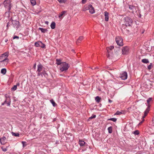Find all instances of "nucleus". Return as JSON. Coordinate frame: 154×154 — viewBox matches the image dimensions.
<instances>
[{"label":"nucleus","mask_w":154,"mask_h":154,"mask_svg":"<svg viewBox=\"0 0 154 154\" xmlns=\"http://www.w3.org/2000/svg\"><path fill=\"white\" fill-rule=\"evenodd\" d=\"M152 63H151L148 66L147 68L148 69L150 70L152 68Z\"/></svg>","instance_id":"41"},{"label":"nucleus","mask_w":154,"mask_h":154,"mask_svg":"<svg viewBox=\"0 0 154 154\" xmlns=\"http://www.w3.org/2000/svg\"><path fill=\"white\" fill-rule=\"evenodd\" d=\"M56 24L54 22H52L51 25V27L52 29H54L55 27Z\"/></svg>","instance_id":"20"},{"label":"nucleus","mask_w":154,"mask_h":154,"mask_svg":"<svg viewBox=\"0 0 154 154\" xmlns=\"http://www.w3.org/2000/svg\"><path fill=\"white\" fill-rule=\"evenodd\" d=\"M125 26V25H122V27H123V26Z\"/></svg>","instance_id":"55"},{"label":"nucleus","mask_w":154,"mask_h":154,"mask_svg":"<svg viewBox=\"0 0 154 154\" xmlns=\"http://www.w3.org/2000/svg\"><path fill=\"white\" fill-rule=\"evenodd\" d=\"M11 99L9 97H6V99L4 102L2 104V105H4L5 104H7V106H9L11 104Z\"/></svg>","instance_id":"6"},{"label":"nucleus","mask_w":154,"mask_h":154,"mask_svg":"<svg viewBox=\"0 0 154 154\" xmlns=\"http://www.w3.org/2000/svg\"><path fill=\"white\" fill-rule=\"evenodd\" d=\"M8 41V40H6L5 41V42H6Z\"/></svg>","instance_id":"56"},{"label":"nucleus","mask_w":154,"mask_h":154,"mask_svg":"<svg viewBox=\"0 0 154 154\" xmlns=\"http://www.w3.org/2000/svg\"><path fill=\"white\" fill-rule=\"evenodd\" d=\"M150 105H148L146 109V110L145 111V112H146V113H149L150 110Z\"/></svg>","instance_id":"29"},{"label":"nucleus","mask_w":154,"mask_h":154,"mask_svg":"<svg viewBox=\"0 0 154 154\" xmlns=\"http://www.w3.org/2000/svg\"><path fill=\"white\" fill-rule=\"evenodd\" d=\"M38 29L40 30L42 32L45 33L48 31V30L46 29H45L42 28H39Z\"/></svg>","instance_id":"21"},{"label":"nucleus","mask_w":154,"mask_h":154,"mask_svg":"<svg viewBox=\"0 0 154 154\" xmlns=\"http://www.w3.org/2000/svg\"><path fill=\"white\" fill-rule=\"evenodd\" d=\"M122 112L118 111L115 113V115H119L122 114Z\"/></svg>","instance_id":"42"},{"label":"nucleus","mask_w":154,"mask_h":154,"mask_svg":"<svg viewBox=\"0 0 154 154\" xmlns=\"http://www.w3.org/2000/svg\"><path fill=\"white\" fill-rule=\"evenodd\" d=\"M128 74L126 71L122 72L120 74V77L121 79L123 80H126L127 79Z\"/></svg>","instance_id":"7"},{"label":"nucleus","mask_w":154,"mask_h":154,"mask_svg":"<svg viewBox=\"0 0 154 154\" xmlns=\"http://www.w3.org/2000/svg\"><path fill=\"white\" fill-rule=\"evenodd\" d=\"M8 25H9L8 23L7 24V27L8 26Z\"/></svg>","instance_id":"54"},{"label":"nucleus","mask_w":154,"mask_h":154,"mask_svg":"<svg viewBox=\"0 0 154 154\" xmlns=\"http://www.w3.org/2000/svg\"><path fill=\"white\" fill-rule=\"evenodd\" d=\"M107 130L109 133L111 134L112 132V127L111 126L109 127L108 128Z\"/></svg>","instance_id":"28"},{"label":"nucleus","mask_w":154,"mask_h":154,"mask_svg":"<svg viewBox=\"0 0 154 154\" xmlns=\"http://www.w3.org/2000/svg\"><path fill=\"white\" fill-rule=\"evenodd\" d=\"M104 16L105 17V20L106 21H108L109 19V13L106 11H105L104 12Z\"/></svg>","instance_id":"15"},{"label":"nucleus","mask_w":154,"mask_h":154,"mask_svg":"<svg viewBox=\"0 0 154 154\" xmlns=\"http://www.w3.org/2000/svg\"><path fill=\"white\" fill-rule=\"evenodd\" d=\"M60 3H63L65 2L66 0H57Z\"/></svg>","instance_id":"40"},{"label":"nucleus","mask_w":154,"mask_h":154,"mask_svg":"<svg viewBox=\"0 0 154 154\" xmlns=\"http://www.w3.org/2000/svg\"><path fill=\"white\" fill-rule=\"evenodd\" d=\"M109 103H111V102H112V101L111 100H110V99H109Z\"/></svg>","instance_id":"51"},{"label":"nucleus","mask_w":154,"mask_h":154,"mask_svg":"<svg viewBox=\"0 0 154 154\" xmlns=\"http://www.w3.org/2000/svg\"><path fill=\"white\" fill-rule=\"evenodd\" d=\"M42 44V42H38L35 43V45L36 47H40Z\"/></svg>","instance_id":"17"},{"label":"nucleus","mask_w":154,"mask_h":154,"mask_svg":"<svg viewBox=\"0 0 154 154\" xmlns=\"http://www.w3.org/2000/svg\"><path fill=\"white\" fill-rule=\"evenodd\" d=\"M96 117V115H92L91 117H90L89 119H92L93 118H95Z\"/></svg>","instance_id":"44"},{"label":"nucleus","mask_w":154,"mask_h":154,"mask_svg":"<svg viewBox=\"0 0 154 154\" xmlns=\"http://www.w3.org/2000/svg\"><path fill=\"white\" fill-rule=\"evenodd\" d=\"M8 146H7L6 148H4L3 147H2L1 149L2 151L4 152H6L7 150V148Z\"/></svg>","instance_id":"38"},{"label":"nucleus","mask_w":154,"mask_h":154,"mask_svg":"<svg viewBox=\"0 0 154 154\" xmlns=\"http://www.w3.org/2000/svg\"><path fill=\"white\" fill-rule=\"evenodd\" d=\"M41 75V73L40 72H38L37 75L38 76H39Z\"/></svg>","instance_id":"48"},{"label":"nucleus","mask_w":154,"mask_h":154,"mask_svg":"<svg viewBox=\"0 0 154 154\" xmlns=\"http://www.w3.org/2000/svg\"><path fill=\"white\" fill-rule=\"evenodd\" d=\"M45 24H48V22L47 21H46L45 22Z\"/></svg>","instance_id":"52"},{"label":"nucleus","mask_w":154,"mask_h":154,"mask_svg":"<svg viewBox=\"0 0 154 154\" xmlns=\"http://www.w3.org/2000/svg\"><path fill=\"white\" fill-rule=\"evenodd\" d=\"M108 120L112 121L114 122H116L117 121V119L116 118H111L108 119Z\"/></svg>","instance_id":"34"},{"label":"nucleus","mask_w":154,"mask_h":154,"mask_svg":"<svg viewBox=\"0 0 154 154\" xmlns=\"http://www.w3.org/2000/svg\"><path fill=\"white\" fill-rule=\"evenodd\" d=\"M86 2V0H82V4H85Z\"/></svg>","instance_id":"46"},{"label":"nucleus","mask_w":154,"mask_h":154,"mask_svg":"<svg viewBox=\"0 0 154 154\" xmlns=\"http://www.w3.org/2000/svg\"><path fill=\"white\" fill-rule=\"evenodd\" d=\"M15 38H17V39H18L19 38V37L18 36H14L13 37V39H15Z\"/></svg>","instance_id":"47"},{"label":"nucleus","mask_w":154,"mask_h":154,"mask_svg":"<svg viewBox=\"0 0 154 154\" xmlns=\"http://www.w3.org/2000/svg\"><path fill=\"white\" fill-rule=\"evenodd\" d=\"M38 69L37 70V72H41L43 66L42 64H39L38 65Z\"/></svg>","instance_id":"16"},{"label":"nucleus","mask_w":154,"mask_h":154,"mask_svg":"<svg viewBox=\"0 0 154 154\" xmlns=\"http://www.w3.org/2000/svg\"><path fill=\"white\" fill-rule=\"evenodd\" d=\"M116 41L118 45L119 46L123 45V39L121 37L119 36L117 37L116 39Z\"/></svg>","instance_id":"5"},{"label":"nucleus","mask_w":154,"mask_h":154,"mask_svg":"<svg viewBox=\"0 0 154 154\" xmlns=\"http://www.w3.org/2000/svg\"><path fill=\"white\" fill-rule=\"evenodd\" d=\"M88 10V5L87 6H85L82 9V11H84Z\"/></svg>","instance_id":"33"},{"label":"nucleus","mask_w":154,"mask_h":154,"mask_svg":"<svg viewBox=\"0 0 154 154\" xmlns=\"http://www.w3.org/2000/svg\"><path fill=\"white\" fill-rule=\"evenodd\" d=\"M30 1L32 5L34 6L36 4V2L35 0H30Z\"/></svg>","instance_id":"31"},{"label":"nucleus","mask_w":154,"mask_h":154,"mask_svg":"<svg viewBox=\"0 0 154 154\" xmlns=\"http://www.w3.org/2000/svg\"><path fill=\"white\" fill-rule=\"evenodd\" d=\"M12 135L13 136H14L16 137H19L20 135V134L19 133H15L13 132H12L11 133Z\"/></svg>","instance_id":"30"},{"label":"nucleus","mask_w":154,"mask_h":154,"mask_svg":"<svg viewBox=\"0 0 154 154\" xmlns=\"http://www.w3.org/2000/svg\"><path fill=\"white\" fill-rule=\"evenodd\" d=\"M21 143L23 145V147H25L27 145V144H26V141H22Z\"/></svg>","instance_id":"37"},{"label":"nucleus","mask_w":154,"mask_h":154,"mask_svg":"<svg viewBox=\"0 0 154 154\" xmlns=\"http://www.w3.org/2000/svg\"><path fill=\"white\" fill-rule=\"evenodd\" d=\"M133 133L135 135H138L139 134V132L138 130H136L134 131Z\"/></svg>","instance_id":"35"},{"label":"nucleus","mask_w":154,"mask_h":154,"mask_svg":"<svg viewBox=\"0 0 154 154\" xmlns=\"http://www.w3.org/2000/svg\"><path fill=\"white\" fill-rule=\"evenodd\" d=\"M124 22L125 25L126 26H131L133 23V21L132 19L129 17H124Z\"/></svg>","instance_id":"1"},{"label":"nucleus","mask_w":154,"mask_h":154,"mask_svg":"<svg viewBox=\"0 0 154 154\" xmlns=\"http://www.w3.org/2000/svg\"><path fill=\"white\" fill-rule=\"evenodd\" d=\"M56 64L58 65H61L62 62H61V60L60 59H57L56 60Z\"/></svg>","instance_id":"18"},{"label":"nucleus","mask_w":154,"mask_h":154,"mask_svg":"<svg viewBox=\"0 0 154 154\" xmlns=\"http://www.w3.org/2000/svg\"><path fill=\"white\" fill-rule=\"evenodd\" d=\"M6 136L3 137L2 138H0V141L2 144L4 145L7 142V139L8 138V134L7 133L5 134Z\"/></svg>","instance_id":"4"},{"label":"nucleus","mask_w":154,"mask_h":154,"mask_svg":"<svg viewBox=\"0 0 154 154\" xmlns=\"http://www.w3.org/2000/svg\"><path fill=\"white\" fill-rule=\"evenodd\" d=\"M129 49L127 46L124 47L122 48V51L123 54H127L129 53Z\"/></svg>","instance_id":"9"},{"label":"nucleus","mask_w":154,"mask_h":154,"mask_svg":"<svg viewBox=\"0 0 154 154\" xmlns=\"http://www.w3.org/2000/svg\"><path fill=\"white\" fill-rule=\"evenodd\" d=\"M69 67V64L65 62H62L60 66V70L61 72L66 71Z\"/></svg>","instance_id":"2"},{"label":"nucleus","mask_w":154,"mask_h":154,"mask_svg":"<svg viewBox=\"0 0 154 154\" xmlns=\"http://www.w3.org/2000/svg\"><path fill=\"white\" fill-rule=\"evenodd\" d=\"M6 69L5 68L2 69L1 70V73L3 75H5L6 74Z\"/></svg>","instance_id":"24"},{"label":"nucleus","mask_w":154,"mask_h":154,"mask_svg":"<svg viewBox=\"0 0 154 154\" xmlns=\"http://www.w3.org/2000/svg\"><path fill=\"white\" fill-rule=\"evenodd\" d=\"M146 116H145L144 115V116L142 117V118L143 119H144L145 117ZM144 121V119H143V120L140 122L139 123V124H141Z\"/></svg>","instance_id":"43"},{"label":"nucleus","mask_w":154,"mask_h":154,"mask_svg":"<svg viewBox=\"0 0 154 154\" xmlns=\"http://www.w3.org/2000/svg\"><path fill=\"white\" fill-rule=\"evenodd\" d=\"M8 55L6 53L2 54L0 56V62H1L8 59Z\"/></svg>","instance_id":"8"},{"label":"nucleus","mask_w":154,"mask_h":154,"mask_svg":"<svg viewBox=\"0 0 154 154\" xmlns=\"http://www.w3.org/2000/svg\"><path fill=\"white\" fill-rule=\"evenodd\" d=\"M9 61V59L8 58L1 62H0V64H1L3 66L6 65Z\"/></svg>","instance_id":"14"},{"label":"nucleus","mask_w":154,"mask_h":154,"mask_svg":"<svg viewBox=\"0 0 154 154\" xmlns=\"http://www.w3.org/2000/svg\"><path fill=\"white\" fill-rule=\"evenodd\" d=\"M5 7L8 9L9 11L11 9V0H5L3 2Z\"/></svg>","instance_id":"3"},{"label":"nucleus","mask_w":154,"mask_h":154,"mask_svg":"<svg viewBox=\"0 0 154 154\" xmlns=\"http://www.w3.org/2000/svg\"><path fill=\"white\" fill-rule=\"evenodd\" d=\"M114 48V46H111L109 47H107L106 48H108L109 51V50L111 51L112 49H113Z\"/></svg>","instance_id":"39"},{"label":"nucleus","mask_w":154,"mask_h":154,"mask_svg":"<svg viewBox=\"0 0 154 154\" xmlns=\"http://www.w3.org/2000/svg\"><path fill=\"white\" fill-rule=\"evenodd\" d=\"M50 102L52 104L53 106L55 107L57 105V104L52 99L50 100Z\"/></svg>","instance_id":"26"},{"label":"nucleus","mask_w":154,"mask_h":154,"mask_svg":"<svg viewBox=\"0 0 154 154\" xmlns=\"http://www.w3.org/2000/svg\"><path fill=\"white\" fill-rule=\"evenodd\" d=\"M36 63H35L34 64V66H33L34 68H36Z\"/></svg>","instance_id":"50"},{"label":"nucleus","mask_w":154,"mask_h":154,"mask_svg":"<svg viewBox=\"0 0 154 154\" xmlns=\"http://www.w3.org/2000/svg\"><path fill=\"white\" fill-rule=\"evenodd\" d=\"M88 10H89V12L91 14H94L95 13V11L94 8L92 5H88Z\"/></svg>","instance_id":"10"},{"label":"nucleus","mask_w":154,"mask_h":154,"mask_svg":"<svg viewBox=\"0 0 154 154\" xmlns=\"http://www.w3.org/2000/svg\"><path fill=\"white\" fill-rule=\"evenodd\" d=\"M17 85H14V87L11 88V90L15 91L16 90L17 88Z\"/></svg>","instance_id":"36"},{"label":"nucleus","mask_w":154,"mask_h":154,"mask_svg":"<svg viewBox=\"0 0 154 154\" xmlns=\"http://www.w3.org/2000/svg\"><path fill=\"white\" fill-rule=\"evenodd\" d=\"M129 8L133 13L137 11V7L133 5H129Z\"/></svg>","instance_id":"12"},{"label":"nucleus","mask_w":154,"mask_h":154,"mask_svg":"<svg viewBox=\"0 0 154 154\" xmlns=\"http://www.w3.org/2000/svg\"><path fill=\"white\" fill-rule=\"evenodd\" d=\"M83 37L82 36H80L77 40L76 43L77 44L80 43V42L83 40Z\"/></svg>","instance_id":"19"},{"label":"nucleus","mask_w":154,"mask_h":154,"mask_svg":"<svg viewBox=\"0 0 154 154\" xmlns=\"http://www.w3.org/2000/svg\"><path fill=\"white\" fill-rule=\"evenodd\" d=\"M101 98L99 96H97L95 97V100L97 103L100 102Z\"/></svg>","instance_id":"25"},{"label":"nucleus","mask_w":154,"mask_h":154,"mask_svg":"<svg viewBox=\"0 0 154 154\" xmlns=\"http://www.w3.org/2000/svg\"><path fill=\"white\" fill-rule=\"evenodd\" d=\"M12 23L13 24L14 27H15L16 25H17L18 27H19L18 26L20 25V23L18 21H17L16 20H12Z\"/></svg>","instance_id":"13"},{"label":"nucleus","mask_w":154,"mask_h":154,"mask_svg":"<svg viewBox=\"0 0 154 154\" xmlns=\"http://www.w3.org/2000/svg\"><path fill=\"white\" fill-rule=\"evenodd\" d=\"M40 47L42 48H44L45 47V45L42 43V44L41 45Z\"/></svg>","instance_id":"45"},{"label":"nucleus","mask_w":154,"mask_h":154,"mask_svg":"<svg viewBox=\"0 0 154 154\" xmlns=\"http://www.w3.org/2000/svg\"><path fill=\"white\" fill-rule=\"evenodd\" d=\"M66 12V11H62L61 13V14H60V15L59 16V17L60 18H61L62 17Z\"/></svg>","instance_id":"27"},{"label":"nucleus","mask_w":154,"mask_h":154,"mask_svg":"<svg viewBox=\"0 0 154 154\" xmlns=\"http://www.w3.org/2000/svg\"><path fill=\"white\" fill-rule=\"evenodd\" d=\"M106 50L108 53V54L107 55V57L110 59L112 58L113 55V53L109 51L108 48H106Z\"/></svg>","instance_id":"11"},{"label":"nucleus","mask_w":154,"mask_h":154,"mask_svg":"<svg viewBox=\"0 0 154 154\" xmlns=\"http://www.w3.org/2000/svg\"><path fill=\"white\" fill-rule=\"evenodd\" d=\"M152 100V98L151 97L149 98L147 100V103L148 104L146 105V106H148V105H150L149 104V103Z\"/></svg>","instance_id":"32"},{"label":"nucleus","mask_w":154,"mask_h":154,"mask_svg":"<svg viewBox=\"0 0 154 154\" xmlns=\"http://www.w3.org/2000/svg\"><path fill=\"white\" fill-rule=\"evenodd\" d=\"M79 143L80 146H83L84 145L85 143L84 141L79 140Z\"/></svg>","instance_id":"22"},{"label":"nucleus","mask_w":154,"mask_h":154,"mask_svg":"<svg viewBox=\"0 0 154 154\" xmlns=\"http://www.w3.org/2000/svg\"><path fill=\"white\" fill-rule=\"evenodd\" d=\"M144 115L145 116H146L147 114H148V113H146V112L144 111Z\"/></svg>","instance_id":"49"},{"label":"nucleus","mask_w":154,"mask_h":154,"mask_svg":"<svg viewBox=\"0 0 154 154\" xmlns=\"http://www.w3.org/2000/svg\"><path fill=\"white\" fill-rule=\"evenodd\" d=\"M20 85V84L19 83H18L16 85H17V86H19Z\"/></svg>","instance_id":"53"},{"label":"nucleus","mask_w":154,"mask_h":154,"mask_svg":"<svg viewBox=\"0 0 154 154\" xmlns=\"http://www.w3.org/2000/svg\"><path fill=\"white\" fill-rule=\"evenodd\" d=\"M141 61L143 63H147L149 62L148 60L146 59H143Z\"/></svg>","instance_id":"23"}]
</instances>
